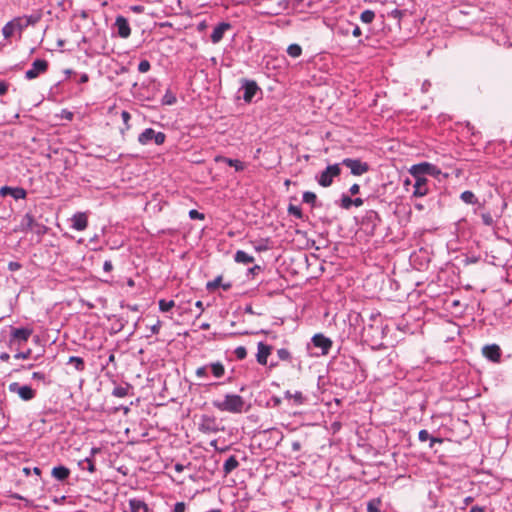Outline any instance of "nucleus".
Returning <instances> with one entry per match:
<instances>
[{
	"label": "nucleus",
	"mask_w": 512,
	"mask_h": 512,
	"mask_svg": "<svg viewBox=\"0 0 512 512\" xmlns=\"http://www.w3.org/2000/svg\"><path fill=\"white\" fill-rule=\"evenodd\" d=\"M212 404L219 411L240 414L244 411L245 401L238 394H226L223 400H214Z\"/></svg>",
	"instance_id": "obj_1"
},
{
	"label": "nucleus",
	"mask_w": 512,
	"mask_h": 512,
	"mask_svg": "<svg viewBox=\"0 0 512 512\" xmlns=\"http://www.w3.org/2000/svg\"><path fill=\"white\" fill-rule=\"evenodd\" d=\"M339 163L328 165L325 170L316 176L317 183L322 187H329L332 185L334 178L340 176L341 168Z\"/></svg>",
	"instance_id": "obj_2"
},
{
	"label": "nucleus",
	"mask_w": 512,
	"mask_h": 512,
	"mask_svg": "<svg viewBox=\"0 0 512 512\" xmlns=\"http://www.w3.org/2000/svg\"><path fill=\"white\" fill-rule=\"evenodd\" d=\"M19 230L22 232L31 231L38 236H43L47 233L48 228L45 225L36 222L30 213H26L20 222Z\"/></svg>",
	"instance_id": "obj_3"
},
{
	"label": "nucleus",
	"mask_w": 512,
	"mask_h": 512,
	"mask_svg": "<svg viewBox=\"0 0 512 512\" xmlns=\"http://www.w3.org/2000/svg\"><path fill=\"white\" fill-rule=\"evenodd\" d=\"M11 393L17 394L23 401H30L36 397V391L29 385H20L18 382H12L8 386Z\"/></svg>",
	"instance_id": "obj_4"
},
{
	"label": "nucleus",
	"mask_w": 512,
	"mask_h": 512,
	"mask_svg": "<svg viewBox=\"0 0 512 512\" xmlns=\"http://www.w3.org/2000/svg\"><path fill=\"white\" fill-rule=\"evenodd\" d=\"M165 134L163 132H156L152 128H146L139 136L138 142L142 145H147L154 141L156 145H161L165 141Z\"/></svg>",
	"instance_id": "obj_5"
},
{
	"label": "nucleus",
	"mask_w": 512,
	"mask_h": 512,
	"mask_svg": "<svg viewBox=\"0 0 512 512\" xmlns=\"http://www.w3.org/2000/svg\"><path fill=\"white\" fill-rule=\"evenodd\" d=\"M340 164L349 168L354 176H361L368 172L370 168L368 163L354 158H344Z\"/></svg>",
	"instance_id": "obj_6"
},
{
	"label": "nucleus",
	"mask_w": 512,
	"mask_h": 512,
	"mask_svg": "<svg viewBox=\"0 0 512 512\" xmlns=\"http://www.w3.org/2000/svg\"><path fill=\"white\" fill-rule=\"evenodd\" d=\"M380 222L379 214L374 210H368L362 218V227L366 233L373 235Z\"/></svg>",
	"instance_id": "obj_7"
},
{
	"label": "nucleus",
	"mask_w": 512,
	"mask_h": 512,
	"mask_svg": "<svg viewBox=\"0 0 512 512\" xmlns=\"http://www.w3.org/2000/svg\"><path fill=\"white\" fill-rule=\"evenodd\" d=\"M410 174H421L426 177V175H430L433 177H437L441 170L434 164L429 162H422L419 164L412 165L409 169Z\"/></svg>",
	"instance_id": "obj_8"
},
{
	"label": "nucleus",
	"mask_w": 512,
	"mask_h": 512,
	"mask_svg": "<svg viewBox=\"0 0 512 512\" xmlns=\"http://www.w3.org/2000/svg\"><path fill=\"white\" fill-rule=\"evenodd\" d=\"M48 69V62L44 59H36L33 61L31 68L25 72L27 80H33L39 75L45 73Z\"/></svg>",
	"instance_id": "obj_9"
},
{
	"label": "nucleus",
	"mask_w": 512,
	"mask_h": 512,
	"mask_svg": "<svg viewBox=\"0 0 512 512\" xmlns=\"http://www.w3.org/2000/svg\"><path fill=\"white\" fill-rule=\"evenodd\" d=\"M415 182H414V191H413V196L415 197H424L428 194L429 192V188H428V180L425 176L421 175V174H410Z\"/></svg>",
	"instance_id": "obj_10"
},
{
	"label": "nucleus",
	"mask_w": 512,
	"mask_h": 512,
	"mask_svg": "<svg viewBox=\"0 0 512 512\" xmlns=\"http://www.w3.org/2000/svg\"><path fill=\"white\" fill-rule=\"evenodd\" d=\"M241 90L243 91V100L246 103H250L254 96L260 91V88L255 81L244 79L242 81Z\"/></svg>",
	"instance_id": "obj_11"
},
{
	"label": "nucleus",
	"mask_w": 512,
	"mask_h": 512,
	"mask_svg": "<svg viewBox=\"0 0 512 512\" xmlns=\"http://www.w3.org/2000/svg\"><path fill=\"white\" fill-rule=\"evenodd\" d=\"M482 354L494 363H499L501 360V349L497 344L485 345L482 348Z\"/></svg>",
	"instance_id": "obj_12"
},
{
	"label": "nucleus",
	"mask_w": 512,
	"mask_h": 512,
	"mask_svg": "<svg viewBox=\"0 0 512 512\" xmlns=\"http://www.w3.org/2000/svg\"><path fill=\"white\" fill-rule=\"evenodd\" d=\"M71 228L76 231H84L88 226V216L85 212L75 213L71 219Z\"/></svg>",
	"instance_id": "obj_13"
},
{
	"label": "nucleus",
	"mask_w": 512,
	"mask_h": 512,
	"mask_svg": "<svg viewBox=\"0 0 512 512\" xmlns=\"http://www.w3.org/2000/svg\"><path fill=\"white\" fill-rule=\"evenodd\" d=\"M10 195L15 200L25 199L27 196V192L25 189L21 187H10L3 186L0 188V196L5 197Z\"/></svg>",
	"instance_id": "obj_14"
},
{
	"label": "nucleus",
	"mask_w": 512,
	"mask_h": 512,
	"mask_svg": "<svg viewBox=\"0 0 512 512\" xmlns=\"http://www.w3.org/2000/svg\"><path fill=\"white\" fill-rule=\"evenodd\" d=\"M114 25L117 28V33L119 37L126 39L130 36L131 28L128 23V20L124 16H117Z\"/></svg>",
	"instance_id": "obj_15"
},
{
	"label": "nucleus",
	"mask_w": 512,
	"mask_h": 512,
	"mask_svg": "<svg viewBox=\"0 0 512 512\" xmlns=\"http://www.w3.org/2000/svg\"><path fill=\"white\" fill-rule=\"evenodd\" d=\"M272 352V346L259 342L257 345L256 360L260 365H267L268 357Z\"/></svg>",
	"instance_id": "obj_16"
},
{
	"label": "nucleus",
	"mask_w": 512,
	"mask_h": 512,
	"mask_svg": "<svg viewBox=\"0 0 512 512\" xmlns=\"http://www.w3.org/2000/svg\"><path fill=\"white\" fill-rule=\"evenodd\" d=\"M312 343L315 347L320 348L322 354H328L332 347V341L323 334H316L312 337Z\"/></svg>",
	"instance_id": "obj_17"
},
{
	"label": "nucleus",
	"mask_w": 512,
	"mask_h": 512,
	"mask_svg": "<svg viewBox=\"0 0 512 512\" xmlns=\"http://www.w3.org/2000/svg\"><path fill=\"white\" fill-rule=\"evenodd\" d=\"M229 29H231V24L228 22H221L215 26L210 36L212 43H219Z\"/></svg>",
	"instance_id": "obj_18"
},
{
	"label": "nucleus",
	"mask_w": 512,
	"mask_h": 512,
	"mask_svg": "<svg viewBox=\"0 0 512 512\" xmlns=\"http://www.w3.org/2000/svg\"><path fill=\"white\" fill-rule=\"evenodd\" d=\"M32 332V329L29 328H13L11 333V342L15 340L19 342H27Z\"/></svg>",
	"instance_id": "obj_19"
},
{
	"label": "nucleus",
	"mask_w": 512,
	"mask_h": 512,
	"mask_svg": "<svg viewBox=\"0 0 512 512\" xmlns=\"http://www.w3.org/2000/svg\"><path fill=\"white\" fill-rule=\"evenodd\" d=\"M51 475L56 480L63 482L70 476V469L63 465L55 466L51 471Z\"/></svg>",
	"instance_id": "obj_20"
},
{
	"label": "nucleus",
	"mask_w": 512,
	"mask_h": 512,
	"mask_svg": "<svg viewBox=\"0 0 512 512\" xmlns=\"http://www.w3.org/2000/svg\"><path fill=\"white\" fill-rule=\"evenodd\" d=\"M129 507L131 512H150L148 505L141 499H129Z\"/></svg>",
	"instance_id": "obj_21"
},
{
	"label": "nucleus",
	"mask_w": 512,
	"mask_h": 512,
	"mask_svg": "<svg viewBox=\"0 0 512 512\" xmlns=\"http://www.w3.org/2000/svg\"><path fill=\"white\" fill-rule=\"evenodd\" d=\"M203 433H216L218 431L215 419L210 417H204L199 427Z\"/></svg>",
	"instance_id": "obj_22"
},
{
	"label": "nucleus",
	"mask_w": 512,
	"mask_h": 512,
	"mask_svg": "<svg viewBox=\"0 0 512 512\" xmlns=\"http://www.w3.org/2000/svg\"><path fill=\"white\" fill-rule=\"evenodd\" d=\"M216 162H224L227 165L234 167L236 171H242L244 170V164L240 160L237 159H231L224 156H217L215 157Z\"/></svg>",
	"instance_id": "obj_23"
},
{
	"label": "nucleus",
	"mask_w": 512,
	"mask_h": 512,
	"mask_svg": "<svg viewBox=\"0 0 512 512\" xmlns=\"http://www.w3.org/2000/svg\"><path fill=\"white\" fill-rule=\"evenodd\" d=\"M132 386L129 383L123 385H116L112 390V395L117 398H124L129 395Z\"/></svg>",
	"instance_id": "obj_24"
},
{
	"label": "nucleus",
	"mask_w": 512,
	"mask_h": 512,
	"mask_svg": "<svg viewBox=\"0 0 512 512\" xmlns=\"http://www.w3.org/2000/svg\"><path fill=\"white\" fill-rule=\"evenodd\" d=\"M18 28H20V25L16 21H9L8 23H6L4 25V27L2 28V34H3L4 38L5 39L11 38Z\"/></svg>",
	"instance_id": "obj_25"
},
{
	"label": "nucleus",
	"mask_w": 512,
	"mask_h": 512,
	"mask_svg": "<svg viewBox=\"0 0 512 512\" xmlns=\"http://www.w3.org/2000/svg\"><path fill=\"white\" fill-rule=\"evenodd\" d=\"M208 367L212 375L216 378H221L225 374V367L220 361L209 363Z\"/></svg>",
	"instance_id": "obj_26"
},
{
	"label": "nucleus",
	"mask_w": 512,
	"mask_h": 512,
	"mask_svg": "<svg viewBox=\"0 0 512 512\" xmlns=\"http://www.w3.org/2000/svg\"><path fill=\"white\" fill-rule=\"evenodd\" d=\"M239 466V462L236 458V456L231 455L224 463L223 465V472L224 475H229L234 469H236Z\"/></svg>",
	"instance_id": "obj_27"
},
{
	"label": "nucleus",
	"mask_w": 512,
	"mask_h": 512,
	"mask_svg": "<svg viewBox=\"0 0 512 512\" xmlns=\"http://www.w3.org/2000/svg\"><path fill=\"white\" fill-rule=\"evenodd\" d=\"M234 260L237 263L249 264L254 261V257L246 253L245 251L238 250L235 253Z\"/></svg>",
	"instance_id": "obj_28"
},
{
	"label": "nucleus",
	"mask_w": 512,
	"mask_h": 512,
	"mask_svg": "<svg viewBox=\"0 0 512 512\" xmlns=\"http://www.w3.org/2000/svg\"><path fill=\"white\" fill-rule=\"evenodd\" d=\"M290 0H280L277 5L267 12L269 15H278L289 7Z\"/></svg>",
	"instance_id": "obj_29"
},
{
	"label": "nucleus",
	"mask_w": 512,
	"mask_h": 512,
	"mask_svg": "<svg viewBox=\"0 0 512 512\" xmlns=\"http://www.w3.org/2000/svg\"><path fill=\"white\" fill-rule=\"evenodd\" d=\"M78 466L83 470H88L90 473H94L96 470L94 461L92 458L87 457L81 461H79Z\"/></svg>",
	"instance_id": "obj_30"
},
{
	"label": "nucleus",
	"mask_w": 512,
	"mask_h": 512,
	"mask_svg": "<svg viewBox=\"0 0 512 512\" xmlns=\"http://www.w3.org/2000/svg\"><path fill=\"white\" fill-rule=\"evenodd\" d=\"M285 399H293L298 405H301L305 401V397L303 396L302 392L296 391L294 393L290 391H286L284 393Z\"/></svg>",
	"instance_id": "obj_31"
},
{
	"label": "nucleus",
	"mask_w": 512,
	"mask_h": 512,
	"mask_svg": "<svg viewBox=\"0 0 512 512\" xmlns=\"http://www.w3.org/2000/svg\"><path fill=\"white\" fill-rule=\"evenodd\" d=\"M382 500L380 498H373L367 503V512H381Z\"/></svg>",
	"instance_id": "obj_32"
},
{
	"label": "nucleus",
	"mask_w": 512,
	"mask_h": 512,
	"mask_svg": "<svg viewBox=\"0 0 512 512\" xmlns=\"http://www.w3.org/2000/svg\"><path fill=\"white\" fill-rule=\"evenodd\" d=\"M68 364H72L74 366V368L79 372H81L85 369V362H84L83 358L78 357V356L69 357Z\"/></svg>",
	"instance_id": "obj_33"
},
{
	"label": "nucleus",
	"mask_w": 512,
	"mask_h": 512,
	"mask_svg": "<svg viewBox=\"0 0 512 512\" xmlns=\"http://www.w3.org/2000/svg\"><path fill=\"white\" fill-rule=\"evenodd\" d=\"M460 199L466 204H475L477 203V198L472 191L466 190L461 193Z\"/></svg>",
	"instance_id": "obj_34"
},
{
	"label": "nucleus",
	"mask_w": 512,
	"mask_h": 512,
	"mask_svg": "<svg viewBox=\"0 0 512 512\" xmlns=\"http://www.w3.org/2000/svg\"><path fill=\"white\" fill-rule=\"evenodd\" d=\"M177 101L176 95L171 91L167 90L161 100L163 105H173Z\"/></svg>",
	"instance_id": "obj_35"
},
{
	"label": "nucleus",
	"mask_w": 512,
	"mask_h": 512,
	"mask_svg": "<svg viewBox=\"0 0 512 512\" xmlns=\"http://www.w3.org/2000/svg\"><path fill=\"white\" fill-rule=\"evenodd\" d=\"M375 19V12L372 10H364L360 15V20L365 24H370Z\"/></svg>",
	"instance_id": "obj_36"
},
{
	"label": "nucleus",
	"mask_w": 512,
	"mask_h": 512,
	"mask_svg": "<svg viewBox=\"0 0 512 512\" xmlns=\"http://www.w3.org/2000/svg\"><path fill=\"white\" fill-rule=\"evenodd\" d=\"M158 305L161 312H168L175 306V302L173 300L160 299Z\"/></svg>",
	"instance_id": "obj_37"
},
{
	"label": "nucleus",
	"mask_w": 512,
	"mask_h": 512,
	"mask_svg": "<svg viewBox=\"0 0 512 512\" xmlns=\"http://www.w3.org/2000/svg\"><path fill=\"white\" fill-rule=\"evenodd\" d=\"M287 54L293 58H297L302 54V48L298 44H291L287 48Z\"/></svg>",
	"instance_id": "obj_38"
},
{
	"label": "nucleus",
	"mask_w": 512,
	"mask_h": 512,
	"mask_svg": "<svg viewBox=\"0 0 512 512\" xmlns=\"http://www.w3.org/2000/svg\"><path fill=\"white\" fill-rule=\"evenodd\" d=\"M351 27H352V22L345 21L338 25L337 33L340 35H343V36H347L351 31Z\"/></svg>",
	"instance_id": "obj_39"
},
{
	"label": "nucleus",
	"mask_w": 512,
	"mask_h": 512,
	"mask_svg": "<svg viewBox=\"0 0 512 512\" xmlns=\"http://www.w3.org/2000/svg\"><path fill=\"white\" fill-rule=\"evenodd\" d=\"M302 199L304 203L314 205L317 197L315 193L306 191L303 193Z\"/></svg>",
	"instance_id": "obj_40"
},
{
	"label": "nucleus",
	"mask_w": 512,
	"mask_h": 512,
	"mask_svg": "<svg viewBox=\"0 0 512 512\" xmlns=\"http://www.w3.org/2000/svg\"><path fill=\"white\" fill-rule=\"evenodd\" d=\"M221 282H222V276H217L214 280L212 281H209L207 284H206V289L208 291H213L215 290L216 288L220 287L221 286Z\"/></svg>",
	"instance_id": "obj_41"
},
{
	"label": "nucleus",
	"mask_w": 512,
	"mask_h": 512,
	"mask_svg": "<svg viewBox=\"0 0 512 512\" xmlns=\"http://www.w3.org/2000/svg\"><path fill=\"white\" fill-rule=\"evenodd\" d=\"M340 206L346 210L350 209L352 206V198L346 194H342L340 198Z\"/></svg>",
	"instance_id": "obj_42"
},
{
	"label": "nucleus",
	"mask_w": 512,
	"mask_h": 512,
	"mask_svg": "<svg viewBox=\"0 0 512 512\" xmlns=\"http://www.w3.org/2000/svg\"><path fill=\"white\" fill-rule=\"evenodd\" d=\"M288 213L298 219H301L303 216L301 208L292 204L288 207Z\"/></svg>",
	"instance_id": "obj_43"
},
{
	"label": "nucleus",
	"mask_w": 512,
	"mask_h": 512,
	"mask_svg": "<svg viewBox=\"0 0 512 512\" xmlns=\"http://www.w3.org/2000/svg\"><path fill=\"white\" fill-rule=\"evenodd\" d=\"M278 358L282 361H289L291 359V353L286 348H280L277 350Z\"/></svg>",
	"instance_id": "obj_44"
},
{
	"label": "nucleus",
	"mask_w": 512,
	"mask_h": 512,
	"mask_svg": "<svg viewBox=\"0 0 512 512\" xmlns=\"http://www.w3.org/2000/svg\"><path fill=\"white\" fill-rule=\"evenodd\" d=\"M150 68H151L150 62L146 59L141 60L138 64V71L140 73H146L150 70Z\"/></svg>",
	"instance_id": "obj_45"
},
{
	"label": "nucleus",
	"mask_w": 512,
	"mask_h": 512,
	"mask_svg": "<svg viewBox=\"0 0 512 512\" xmlns=\"http://www.w3.org/2000/svg\"><path fill=\"white\" fill-rule=\"evenodd\" d=\"M234 354L237 359L243 360L247 356V350L243 346H239L235 349Z\"/></svg>",
	"instance_id": "obj_46"
},
{
	"label": "nucleus",
	"mask_w": 512,
	"mask_h": 512,
	"mask_svg": "<svg viewBox=\"0 0 512 512\" xmlns=\"http://www.w3.org/2000/svg\"><path fill=\"white\" fill-rule=\"evenodd\" d=\"M208 370H209L208 364H207V365H204V366H201V367H198V368L196 369V371H195V375H196V377H198V378H204V377H207Z\"/></svg>",
	"instance_id": "obj_47"
},
{
	"label": "nucleus",
	"mask_w": 512,
	"mask_h": 512,
	"mask_svg": "<svg viewBox=\"0 0 512 512\" xmlns=\"http://www.w3.org/2000/svg\"><path fill=\"white\" fill-rule=\"evenodd\" d=\"M481 219H482V222L487 225V226H492L493 225V217L490 213H482L481 214Z\"/></svg>",
	"instance_id": "obj_48"
},
{
	"label": "nucleus",
	"mask_w": 512,
	"mask_h": 512,
	"mask_svg": "<svg viewBox=\"0 0 512 512\" xmlns=\"http://www.w3.org/2000/svg\"><path fill=\"white\" fill-rule=\"evenodd\" d=\"M189 217L193 220H203L205 218L203 213H200L195 209L189 211Z\"/></svg>",
	"instance_id": "obj_49"
},
{
	"label": "nucleus",
	"mask_w": 512,
	"mask_h": 512,
	"mask_svg": "<svg viewBox=\"0 0 512 512\" xmlns=\"http://www.w3.org/2000/svg\"><path fill=\"white\" fill-rule=\"evenodd\" d=\"M31 353H32V350L27 349L26 351L16 353L14 355V358L15 359H28L31 356Z\"/></svg>",
	"instance_id": "obj_50"
},
{
	"label": "nucleus",
	"mask_w": 512,
	"mask_h": 512,
	"mask_svg": "<svg viewBox=\"0 0 512 512\" xmlns=\"http://www.w3.org/2000/svg\"><path fill=\"white\" fill-rule=\"evenodd\" d=\"M121 118L123 120V123L125 124L126 129L130 128L129 120L131 118L130 113L128 111H122Z\"/></svg>",
	"instance_id": "obj_51"
},
{
	"label": "nucleus",
	"mask_w": 512,
	"mask_h": 512,
	"mask_svg": "<svg viewBox=\"0 0 512 512\" xmlns=\"http://www.w3.org/2000/svg\"><path fill=\"white\" fill-rule=\"evenodd\" d=\"M430 438V434L427 430L425 429H422L419 431L418 433V439L421 441V442H425L427 440H429Z\"/></svg>",
	"instance_id": "obj_52"
},
{
	"label": "nucleus",
	"mask_w": 512,
	"mask_h": 512,
	"mask_svg": "<svg viewBox=\"0 0 512 512\" xmlns=\"http://www.w3.org/2000/svg\"><path fill=\"white\" fill-rule=\"evenodd\" d=\"M22 268V265L19 262L11 261L8 263V270L11 272L18 271Z\"/></svg>",
	"instance_id": "obj_53"
},
{
	"label": "nucleus",
	"mask_w": 512,
	"mask_h": 512,
	"mask_svg": "<svg viewBox=\"0 0 512 512\" xmlns=\"http://www.w3.org/2000/svg\"><path fill=\"white\" fill-rule=\"evenodd\" d=\"M162 326V322L157 320L155 324L150 327V331L152 334H158Z\"/></svg>",
	"instance_id": "obj_54"
},
{
	"label": "nucleus",
	"mask_w": 512,
	"mask_h": 512,
	"mask_svg": "<svg viewBox=\"0 0 512 512\" xmlns=\"http://www.w3.org/2000/svg\"><path fill=\"white\" fill-rule=\"evenodd\" d=\"M186 511V505L184 502H177L174 505L173 512H185Z\"/></svg>",
	"instance_id": "obj_55"
},
{
	"label": "nucleus",
	"mask_w": 512,
	"mask_h": 512,
	"mask_svg": "<svg viewBox=\"0 0 512 512\" xmlns=\"http://www.w3.org/2000/svg\"><path fill=\"white\" fill-rule=\"evenodd\" d=\"M32 379L45 382L46 375L43 372H33Z\"/></svg>",
	"instance_id": "obj_56"
},
{
	"label": "nucleus",
	"mask_w": 512,
	"mask_h": 512,
	"mask_svg": "<svg viewBox=\"0 0 512 512\" xmlns=\"http://www.w3.org/2000/svg\"><path fill=\"white\" fill-rule=\"evenodd\" d=\"M351 33L354 37H359L362 34L360 27L357 24L352 23Z\"/></svg>",
	"instance_id": "obj_57"
},
{
	"label": "nucleus",
	"mask_w": 512,
	"mask_h": 512,
	"mask_svg": "<svg viewBox=\"0 0 512 512\" xmlns=\"http://www.w3.org/2000/svg\"><path fill=\"white\" fill-rule=\"evenodd\" d=\"M103 270L106 272V273H110L112 270H113V265H112V262L110 260H106L103 264Z\"/></svg>",
	"instance_id": "obj_58"
},
{
	"label": "nucleus",
	"mask_w": 512,
	"mask_h": 512,
	"mask_svg": "<svg viewBox=\"0 0 512 512\" xmlns=\"http://www.w3.org/2000/svg\"><path fill=\"white\" fill-rule=\"evenodd\" d=\"M429 441H430V443H429V447H430V448H433V447H434V445H435V443H442V441H443V440H442L441 438H437V437H432V436H430Z\"/></svg>",
	"instance_id": "obj_59"
},
{
	"label": "nucleus",
	"mask_w": 512,
	"mask_h": 512,
	"mask_svg": "<svg viewBox=\"0 0 512 512\" xmlns=\"http://www.w3.org/2000/svg\"><path fill=\"white\" fill-rule=\"evenodd\" d=\"M360 191V186L358 184H353L350 188H349V192L352 194V195H356L358 194Z\"/></svg>",
	"instance_id": "obj_60"
},
{
	"label": "nucleus",
	"mask_w": 512,
	"mask_h": 512,
	"mask_svg": "<svg viewBox=\"0 0 512 512\" xmlns=\"http://www.w3.org/2000/svg\"><path fill=\"white\" fill-rule=\"evenodd\" d=\"M430 86H431L430 81H429V80H425V81L422 83L421 91H422L423 93H426V92L429 90Z\"/></svg>",
	"instance_id": "obj_61"
},
{
	"label": "nucleus",
	"mask_w": 512,
	"mask_h": 512,
	"mask_svg": "<svg viewBox=\"0 0 512 512\" xmlns=\"http://www.w3.org/2000/svg\"><path fill=\"white\" fill-rule=\"evenodd\" d=\"M364 203V200L362 198H355V199H352V206H356V207H360L362 206Z\"/></svg>",
	"instance_id": "obj_62"
},
{
	"label": "nucleus",
	"mask_w": 512,
	"mask_h": 512,
	"mask_svg": "<svg viewBox=\"0 0 512 512\" xmlns=\"http://www.w3.org/2000/svg\"><path fill=\"white\" fill-rule=\"evenodd\" d=\"M8 86L4 81H0V95H3L7 92Z\"/></svg>",
	"instance_id": "obj_63"
},
{
	"label": "nucleus",
	"mask_w": 512,
	"mask_h": 512,
	"mask_svg": "<svg viewBox=\"0 0 512 512\" xmlns=\"http://www.w3.org/2000/svg\"><path fill=\"white\" fill-rule=\"evenodd\" d=\"M470 512H485V509H484V507H480V506L476 505V506L471 507Z\"/></svg>",
	"instance_id": "obj_64"
}]
</instances>
